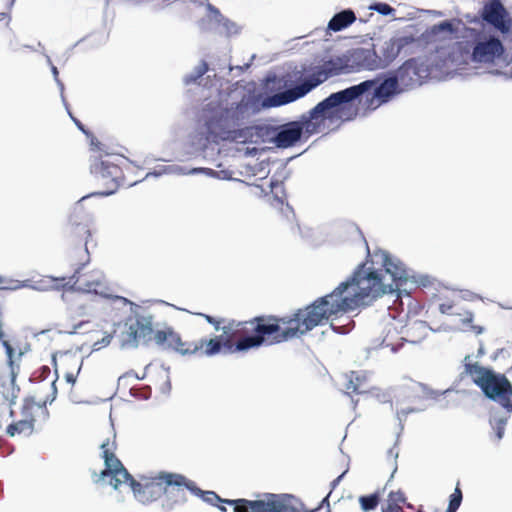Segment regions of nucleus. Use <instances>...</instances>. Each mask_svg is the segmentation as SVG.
I'll return each mask as SVG.
<instances>
[{"label":"nucleus","instance_id":"nucleus-9","mask_svg":"<svg viewBox=\"0 0 512 512\" xmlns=\"http://www.w3.org/2000/svg\"><path fill=\"white\" fill-rule=\"evenodd\" d=\"M370 84L359 83L336 93H332L323 101L319 102L308 115L301 117L304 133L307 137L323 131L327 120L339 117L340 106L352 102L365 95Z\"/></svg>","mask_w":512,"mask_h":512},{"label":"nucleus","instance_id":"nucleus-17","mask_svg":"<svg viewBox=\"0 0 512 512\" xmlns=\"http://www.w3.org/2000/svg\"><path fill=\"white\" fill-rule=\"evenodd\" d=\"M480 16L502 35L512 32V17L501 0H489L484 3Z\"/></svg>","mask_w":512,"mask_h":512},{"label":"nucleus","instance_id":"nucleus-36","mask_svg":"<svg viewBox=\"0 0 512 512\" xmlns=\"http://www.w3.org/2000/svg\"><path fill=\"white\" fill-rule=\"evenodd\" d=\"M4 283H6V285L0 287V290H17L25 286L19 280H9L6 282L5 279L2 276H0V285Z\"/></svg>","mask_w":512,"mask_h":512},{"label":"nucleus","instance_id":"nucleus-30","mask_svg":"<svg viewBox=\"0 0 512 512\" xmlns=\"http://www.w3.org/2000/svg\"><path fill=\"white\" fill-rule=\"evenodd\" d=\"M380 500L381 495L379 492H375L369 495H362L358 499L360 507L364 512L375 510L378 507Z\"/></svg>","mask_w":512,"mask_h":512},{"label":"nucleus","instance_id":"nucleus-33","mask_svg":"<svg viewBox=\"0 0 512 512\" xmlns=\"http://www.w3.org/2000/svg\"><path fill=\"white\" fill-rule=\"evenodd\" d=\"M397 335H398V331H397L396 327H389L387 329L386 335L384 336V338L382 340V345L385 347H390L392 351H396L401 346V344L395 343L393 341L394 336H397Z\"/></svg>","mask_w":512,"mask_h":512},{"label":"nucleus","instance_id":"nucleus-24","mask_svg":"<svg viewBox=\"0 0 512 512\" xmlns=\"http://www.w3.org/2000/svg\"><path fill=\"white\" fill-rule=\"evenodd\" d=\"M403 506L414 510V506L406 502L402 491H391L387 496L386 504L382 506V512H404Z\"/></svg>","mask_w":512,"mask_h":512},{"label":"nucleus","instance_id":"nucleus-7","mask_svg":"<svg viewBox=\"0 0 512 512\" xmlns=\"http://www.w3.org/2000/svg\"><path fill=\"white\" fill-rule=\"evenodd\" d=\"M429 75V67L423 61L410 58L397 69L395 75L383 77L381 74L362 82L370 84L365 91L366 96L371 94L367 103L370 107L377 108L389 102L399 92V83L404 87L420 86Z\"/></svg>","mask_w":512,"mask_h":512},{"label":"nucleus","instance_id":"nucleus-13","mask_svg":"<svg viewBox=\"0 0 512 512\" xmlns=\"http://www.w3.org/2000/svg\"><path fill=\"white\" fill-rule=\"evenodd\" d=\"M93 176L102 183L104 188L93 195L108 196L113 194L121 185L124 175L121 167L110 160L95 158L90 166Z\"/></svg>","mask_w":512,"mask_h":512},{"label":"nucleus","instance_id":"nucleus-20","mask_svg":"<svg viewBox=\"0 0 512 512\" xmlns=\"http://www.w3.org/2000/svg\"><path fill=\"white\" fill-rule=\"evenodd\" d=\"M457 33L453 21L445 20L435 24L422 33L421 38L427 44L452 40Z\"/></svg>","mask_w":512,"mask_h":512},{"label":"nucleus","instance_id":"nucleus-18","mask_svg":"<svg viewBox=\"0 0 512 512\" xmlns=\"http://www.w3.org/2000/svg\"><path fill=\"white\" fill-rule=\"evenodd\" d=\"M154 342L163 348L172 349L181 355H188L198 349L196 344H190L189 341H183L180 334L171 327L163 330H157L154 334Z\"/></svg>","mask_w":512,"mask_h":512},{"label":"nucleus","instance_id":"nucleus-40","mask_svg":"<svg viewBox=\"0 0 512 512\" xmlns=\"http://www.w3.org/2000/svg\"><path fill=\"white\" fill-rule=\"evenodd\" d=\"M331 494V491L327 494L326 497H324L319 505V509L323 507H329V496Z\"/></svg>","mask_w":512,"mask_h":512},{"label":"nucleus","instance_id":"nucleus-8","mask_svg":"<svg viewBox=\"0 0 512 512\" xmlns=\"http://www.w3.org/2000/svg\"><path fill=\"white\" fill-rule=\"evenodd\" d=\"M210 505L225 503L233 507L234 512H300L298 500L290 494L260 493L255 499H222L214 491L193 493Z\"/></svg>","mask_w":512,"mask_h":512},{"label":"nucleus","instance_id":"nucleus-47","mask_svg":"<svg viewBox=\"0 0 512 512\" xmlns=\"http://www.w3.org/2000/svg\"><path fill=\"white\" fill-rule=\"evenodd\" d=\"M317 511H318V509H314V510H311L310 512H317Z\"/></svg>","mask_w":512,"mask_h":512},{"label":"nucleus","instance_id":"nucleus-6","mask_svg":"<svg viewBox=\"0 0 512 512\" xmlns=\"http://www.w3.org/2000/svg\"><path fill=\"white\" fill-rule=\"evenodd\" d=\"M244 106L240 103L223 107L219 102L206 104L199 116L200 134L207 142L234 140L246 143L252 140L256 127L248 126L236 129Z\"/></svg>","mask_w":512,"mask_h":512},{"label":"nucleus","instance_id":"nucleus-28","mask_svg":"<svg viewBox=\"0 0 512 512\" xmlns=\"http://www.w3.org/2000/svg\"><path fill=\"white\" fill-rule=\"evenodd\" d=\"M457 317L462 331L470 332L475 335H479L483 332L482 326L473 324L474 315L469 310L463 308Z\"/></svg>","mask_w":512,"mask_h":512},{"label":"nucleus","instance_id":"nucleus-15","mask_svg":"<svg viewBox=\"0 0 512 512\" xmlns=\"http://www.w3.org/2000/svg\"><path fill=\"white\" fill-rule=\"evenodd\" d=\"M228 327L229 323L222 327L223 334L219 337L190 341V344H196L198 349L188 355L213 356L218 354L222 347L231 352L239 351L236 349L239 336L236 335L233 330H228Z\"/></svg>","mask_w":512,"mask_h":512},{"label":"nucleus","instance_id":"nucleus-3","mask_svg":"<svg viewBox=\"0 0 512 512\" xmlns=\"http://www.w3.org/2000/svg\"><path fill=\"white\" fill-rule=\"evenodd\" d=\"M393 292V284L384 281L381 270L359 266L351 279L342 282L330 294L314 301L318 313H323V322L332 317L354 311L361 305Z\"/></svg>","mask_w":512,"mask_h":512},{"label":"nucleus","instance_id":"nucleus-46","mask_svg":"<svg viewBox=\"0 0 512 512\" xmlns=\"http://www.w3.org/2000/svg\"><path fill=\"white\" fill-rule=\"evenodd\" d=\"M416 512H424V511L420 508Z\"/></svg>","mask_w":512,"mask_h":512},{"label":"nucleus","instance_id":"nucleus-23","mask_svg":"<svg viewBox=\"0 0 512 512\" xmlns=\"http://www.w3.org/2000/svg\"><path fill=\"white\" fill-rule=\"evenodd\" d=\"M428 330V325L424 321L415 320L408 322L404 327L400 340L413 344L420 343L426 338Z\"/></svg>","mask_w":512,"mask_h":512},{"label":"nucleus","instance_id":"nucleus-43","mask_svg":"<svg viewBox=\"0 0 512 512\" xmlns=\"http://www.w3.org/2000/svg\"><path fill=\"white\" fill-rule=\"evenodd\" d=\"M275 200H276L279 204H281V206H283V205H284L283 200H281V199H279V198H277V197H275Z\"/></svg>","mask_w":512,"mask_h":512},{"label":"nucleus","instance_id":"nucleus-39","mask_svg":"<svg viewBox=\"0 0 512 512\" xmlns=\"http://www.w3.org/2000/svg\"><path fill=\"white\" fill-rule=\"evenodd\" d=\"M76 126L86 135H89V132L85 129V126L77 119L73 118Z\"/></svg>","mask_w":512,"mask_h":512},{"label":"nucleus","instance_id":"nucleus-37","mask_svg":"<svg viewBox=\"0 0 512 512\" xmlns=\"http://www.w3.org/2000/svg\"><path fill=\"white\" fill-rule=\"evenodd\" d=\"M198 315L202 316L203 318H205V320L210 323L211 325L214 326L215 330H219V329H222L220 327V324H221V321L210 316V315H207V314H203V313H199Z\"/></svg>","mask_w":512,"mask_h":512},{"label":"nucleus","instance_id":"nucleus-26","mask_svg":"<svg viewBox=\"0 0 512 512\" xmlns=\"http://www.w3.org/2000/svg\"><path fill=\"white\" fill-rule=\"evenodd\" d=\"M509 414H510V412H508V410H506L505 413H502L498 410H494L491 412L489 422H490V425H491L493 431L495 432V439L497 441L501 440L504 435V431H505V427H506V424H507V421L509 418Z\"/></svg>","mask_w":512,"mask_h":512},{"label":"nucleus","instance_id":"nucleus-14","mask_svg":"<svg viewBox=\"0 0 512 512\" xmlns=\"http://www.w3.org/2000/svg\"><path fill=\"white\" fill-rule=\"evenodd\" d=\"M504 53L505 47L498 37L493 35L485 36L477 32L470 59L476 64L493 65L503 57Z\"/></svg>","mask_w":512,"mask_h":512},{"label":"nucleus","instance_id":"nucleus-31","mask_svg":"<svg viewBox=\"0 0 512 512\" xmlns=\"http://www.w3.org/2000/svg\"><path fill=\"white\" fill-rule=\"evenodd\" d=\"M209 69L208 63L202 60L193 70L192 73L185 76V83L191 84L197 82L200 78L207 73Z\"/></svg>","mask_w":512,"mask_h":512},{"label":"nucleus","instance_id":"nucleus-5","mask_svg":"<svg viewBox=\"0 0 512 512\" xmlns=\"http://www.w3.org/2000/svg\"><path fill=\"white\" fill-rule=\"evenodd\" d=\"M115 449V443L109 439L101 444L105 469L99 474L100 480L108 479V483L114 489H118L122 484H129L136 499L142 503L155 501L164 495L166 471L149 476L141 475L139 480H135L115 455Z\"/></svg>","mask_w":512,"mask_h":512},{"label":"nucleus","instance_id":"nucleus-22","mask_svg":"<svg viewBox=\"0 0 512 512\" xmlns=\"http://www.w3.org/2000/svg\"><path fill=\"white\" fill-rule=\"evenodd\" d=\"M382 266L380 269L384 275H390V282L393 284V291L399 285L400 282L406 279V270L403 267L402 263L395 261L388 254L382 255Z\"/></svg>","mask_w":512,"mask_h":512},{"label":"nucleus","instance_id":"nucleus-11","mask_svg":"<svg viewBox=\"0 0 512 512\" xmlns=\"http://www.w3.org/2000/svg\"><path fill=\"white\" fill-rule=\"evenodd\" d=\"M56 394L57 390L54 382L41 383L36 388L33 395L24 399L22 406L23 418L8 425L6 428V434L10 437L32 434L35 423L33 414L34 408H45L47 403H51L55 400Z\"/></svg>","mask_w":512,"mask_h":512},{"label":"nucleus","instance_id":"nucleus-10","mask_svg":"<svg viewBox=\"0 0 512 512\" xmlns=\"http://www.w3.org/2000/svg\"><path fill=\"white\" fill-rule=\"evenodd\" d=\"M465 373L479 386L484 394L512 412V385L505 376H498L477 362H472L470 356L465 357Z\"/></svg>","mask_w":512,"mask_h":512},{"label":"nucleus","instance_id":"nucleus-25","mask_svg":"<svg viewBox=\"0 0 512 512\" xmlns=\"http://www.w3.org/2000/svg\"><path fill=\"white\" fill-rule=\"evenodd\" d=\"M356 21L353 10L346 9L335 14L328 23V29L334 32L341 31Z\"/></svg>","mask_w":512,"mask_h":512},{"label":"nucleus","instance_id":"nucleus-42","mask_svg":"<svg viewBox=\"0 0 512 512\" xmlns=\"http://www.w3.org/2000/svg\"><path fill=\"white\" fill-rule=\"evenodd\" d=\"M220 504H221V503H217V505H215V506H216L220 511H222V512H226V511H227L226 507H225V506H223V505H220Z\"/></svg>","mask_w":512,"mask_h":512},{"label":"nucleus","instance_id":"nucleus-1","mask_svg":"<svg viewBox=\"0 0 512 512\" xmlns=\"http://www.w3.org/2000/svg\"><path fill=\"white\" fill-rule=\"evenodd\" d=\"M414 41L412 36L391 39L382 47L381 56L374 49L358 48L342 56L331 58L319 66L295 65L280 79L284 87L290 88L270 96L267 99L268 106L278 107L294 102L332 76L385 68L398 57L405 46Z\"/></svg>","mask_w":512,"mask_h":512},{"label":"nucleus","instance_id":"nucleus-45","mask_svg":"<svg viewBox=\"0 0 512 512\" xmlns=\"http://www.w3.org/2000/svg\"><path fill=\"white\" fill-rule=\"evenodd\" d=\"M116 298H117V299H122V297H120V296H117ZM123 300H125V301H126V299H125V298H123Z\"/></svg>","mask_w":512,"mask_h":512},{"label":"nucleus","instance_id":"nucleus-4","mask_svg":"<svg viewBox=\"0 0 512 512\" xmlns=\"http://www.w3.org/2000/svg\"><path fill=\"white\" fill-rule=\"evenodd\" d=\"M90 237L91 229L88 222H77L71 217L66 228L67 256L77 268L70 277L54 279V286L58 289L71 288L86 293H94L104 298H112L111 289L101 272H81L82 268L90 261L87 247Z\"/></svg>","mask_w":512,"mask_h":512},{"label":"nucleus","instance_id":"nucleus-29","mask_svg":"<svg viewBox=\"0 0 512 512\" xmlns=\"http://www.w3.org/2000/svg\"><path fill=\"white\" fill-rule=\"evenodd\" d=\"M463 308L464 303L460 298L447 300L439 305L440 312L450 316H458Z\"/></svg>","mask_w":512,"mask_h":512},{"label":"nucleus","instance_id":"nucleus-35","mask_svg":"<svg viewBox=\"0 0 512 512\" xmlns=\"http://www.w3.org/2000/svg\"><path fill=\"white\" fill-rule=\"evenodd\" d=\"M356 507L348 501H338L334 504L331 512H355Z\"/></svg>","mask_w":512,"mask_h":512},{"label":"nucleus","instance_id":"nucleus-38","mask_svg":"<svg viewBox=\"0 0 512 512\" xmlns=\"http://www.w3.org/2000/svg\"><path fill=\"white\" fill-rule=\"evenodd\" d=\"M332 328L339 332V333H346L349 331V328H347V325H344V326H341V327H337L335 326L333 323L331 324Z\"/></svg>","mask_w":512,"mask_h":512},{"label":"nucleus","instance_id":"nucleus-12","mask_svg":"<svg viewBox=\"0 0 512 512\" xmlns=\"http://www.w3.org/2000/svg\"><path fill=\"white\" fill-rule=\"evenodd\" d=\"M154 318L152 315L136 314L128 317L123 324L118 325L122 346L137 347L140 343L148 344L154 341Z\"/></svg>","mask_w":512,"mask_h":512},{"label":"nucleus","instance_id":"nucleus-27","mask_svg":"<svg viewBox=\"0 0 512 512\" xmlns=\"http://www.w3.org/2000/svg\"><path fill=\"white\" fill-rule=\"evenodd\" d=\"M345 390L349 395L367 392L368 386L366 384V378L357 372H351L349 379L345 384Z\"/></svg>","mask_w":512,"mask_h":512},{"label":"nucleus","instance_id":"nucleus-19","mask_svg":"<svg viewBox=\"0 0 512 512\" xmlns=\"http://www.w3.org/2000/svg\"><path fill=\"white\" fill-rule=\"evenodd\" d=\"M53 361L56 372L58 370L63 371L66 381L73 385L82 366V360L79 356L70 351H60L53 355Z\"/></svg>","mask_w":512,"mask_h":512},{"label":"nucleus","instance_id":"nucleus-32","mask_svg":"<svg viewBox=\"0 0 512 512\" xmlns=\"http://www.w3.org/2000/svg\"><path fill=\"white\" fill-rule=\"evenodd\" d=\"M462 502V491L457 484L454 492L450 495L449 505L446 512H456Z\"/></svg>","mask_w":512,"mask_h":512},{"label":"nucleus","instance_id":"nucleus-2","mask_svg":"<svg viewBox=\"0 0 512 512\" xmlns=\"http://www.w3.org/2000/svg\"><path fill=\"white\" fill-rule=\"evenodd\" d=\"M321 324L323 313H318L317 305L313 302L282 317L262 315L248 321L232 320L228 330H233L239 336L236 349L247 351L301 337Z\"/></svg>","mask_w":512,"mask_h":512},{"label":"nucleus","instance_id":"nucleus-21","mask_svg":"<svg viewBox=\"0 0 512 512\" xmlns=\"http://www.w3.org/2000/svg\"><path fill=\"white\" fill-rule=\"evenodd\" d=\"M304 133L300 121H293L285 124L275 137L277 147L287 148L293 146Z\"/></svg>","mask_w":512,"mask_h":512},{"label":"nucleus","instance_id":"nucleus-34","mask_svg":"<svg viewBox=\"0 0 512 512\" xmlns=\"http://www.w3.org/2000/svg\"><path fill=\"white\" fill-rule=\"evenodd\" d=\"M369 9L377 11L381 15H390L394 12V9L387 3L377 2L369 6Z\"/></svg>","mask_w":512,"mask_h":512},{"label":"nucleus","instance_id":"nucleus-44","mask_svg":"<svg viewBox=\"0 0 512 512\" xmlns=\"http://www.w3.org/2000/svg\"><path fill=\"white\" fill-rule=\"evenodd\" d=\"M286 210H288L289 212H291L293 214L292 208L288 204H286Z\"/></svg>","mask_w":512,"mask_h":512},{"label":"nucleus","instance_id":"nucleus-41","mask_svg":"<svg viewBox=\"0 0 512 512\" xmlns=\"http://www.w3.org/2000/svg\"><path fill=\"white\" fill-rule=\"evenodd\" d=\"M342 475H340L339 477H337L336 479H334L331 483V486H332V489H334L337 484L339 483L340 479H341Z\"/></svg>","mask_w":512,"mask_h":512},{"label":"nucleus","instance_id":"nucleus-16","mask_svg":"<svg viewBox=\"0 0 512 512\" xmlns=\"http://www.w3.org/2000/svg\"><path fill=\"white\" fill-rule=\"evenodd\" d=\"M187 491L191 494L201 492L196 483L182 474L166 472L164 496L171 504H182L187 501Z\"/></svg>","mask_w":512,"mask_h":512}]
</instances>
